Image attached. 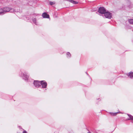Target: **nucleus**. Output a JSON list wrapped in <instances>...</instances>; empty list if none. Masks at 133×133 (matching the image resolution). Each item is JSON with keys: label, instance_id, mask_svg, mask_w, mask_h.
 <instances>
[{"label": "nucleus", "instance_id": "obj_6", "mask_svg": "<svg viewBox=\"0 0 133 133\" xmlns=\"http://www.w3.org/2000/svg\"><path fill=\"white\" fill-rule=\"evenodd\" d=\"M41 85L43 88H45L47 85V83L44 81H41Z\"/></svg>", "mask_w": 133, "mask_h": 133}, {"label": "nucleus", "instance_id": "obj_15", "mask_svg": "<svg viewBox=\"0 0 133 133\" xmlns=\"http://www.w3.org/2000/svg\"><path fill=\"white\" fill-rule=\"evenodd\" d=\"M55 2H50V4L51 5H54L55 4Z\"/></svg>", "mask_w": 133, "mask_h": 133}, {"label": "nucleus", "instance_id": "obj_8", "mask_svg": "<svg viewBox=\"0 0 133 133\" xmlns=\"http://www.w3.org/2000/svg\"><path fill=\"white\" fill-rule=\"evenodd\" d=\"M5 13L4 8L0 9V15H3Z\"/></svg>", "mask_w": 133, "mask_h": 133}, {"label": "nucleus", "instance_id": "obj_9", "mask_svg": "<svg viewBox=\"0 0 133 133\" xmlns=\"http://www.w3.org/2000/svg\"><path fill=\"white\" fill-rule=\"evenodd\" d=\"M129 77H130L131 78H133V72H131L130 73L129 75H128Z\"/></svg>", "mask_w": 133, "mask_h": 133}, {"label": "nucleus", "instance_id": "obj_16", "mask_svg": "<svg viewBox=\"0 0 133 133\" xmlns=\"http://www.w3.org/2000/svg\"><path fill=\"white\" fill-rule=\"evenodd\" d=\"M72 3H73L74 4H77L78 3V2L76 1H75L73 0V1L72 2Z\"/></svg>", "mask_w": 133, "mask_h": 133}, {"label": "nucleus", "instance_id": "obj_1", "mask_svg": "<svg viewBox=\"0 0 133 133\" xmlns=\"http://www.w3.org/2000/svg\"><path fill=\"white\" fill-rule=\"evenodd\" d=\"M106 11L105 9L103 7L99 8L98 11L99 13L101 14H104Z\"/></svg>", "mask_w": 133, "mask_h": 133}, {"label": "nucleus", "instance_id": "obj_2", "mask_svg": "<svg viewBox=\"0 0 133 133\" xmlns=\"http://www.w3.org/2000/svg\"><path fill=\"white\" fill-rule=\"evenodd\" d=\"M104 14L106 18L110 19L112 17V14L108 11H107Z\"/></svg>", "mask_w": 133, "mask_h": 133}, {"label": "nucleus", "instance_id": "obj_3", "mask_svg": "<svg viewBox=\"0 0 133 133\" xmlns=\"http://www.w3.org/2000/svg\"><path fill=\"white\" fill-rule=\"evenodd\" d=\"M21 76L25 80H28L29 77V76L27 75L26 73V72H24L23 74L22 73Z\"/></svg>", "mask_w": 133, "mask_h": 133}, {"label": "nucleus", "instance_id": "obj_7", "mask_svg": "<svg viewBox=\"0 0 133 133\" xmlns=\"http://www.w3.org/2000/svg\"><path fill=\"white\" fill-rule=\"evenodd\" d=\"M42 16L44 18H49V15L45 12L43 13Z\"/></svg>", "mask_w": 133, "mask_h": 133}, {"label": "nucleus", "instance_id": "obj_5", "mask_svg": "<svg viewBox=\"0 0 133 133\" xmlns=\"http://www.w3.org/2000/svg\"><path fill=\"white\" fill-rule=\"evenodd\" d=\"M4 9L5 13L9 11H10V12H13L14 11V10L13 9L8 7H5Z\"/></svg>", "mask_w": 133, "mask_h": 133}, {"label": "nucleus", "instance_id": "obj_18", "mask_svg": "<svg viewBox=\"0 0 133 133\" xmlns=\"http://www.w3.org/2000/svg\"><path fill=\"white\" fill-rule=\"evenodd\" d=\"M23 133H27V132L25 131H23Z\"/></svg>", "mask_w": 133, "mask_h": 133}, {"label": "nucleus", "instance_id": "obj_10", "mask_svg": "<svg viewBox=\"0 0 133 133\" xmlns=\"http://www.w3.org/2000/svg\"><path fill=\"white\" fill-rule=\"evenodd\" d=\"M129 23L131 24H133V19H128Z\"/></svg>", "mask_w": 133, "mask_h": 133}, {"label": "nucleus", "instance_id": "obj_13", "mask_svg": "<svg viewBox=\"0 0 133 133\" xmlns=\"http://www.w3.org/2000/svg\"><path fill=\"white\" fill-rule=\"evenodd\" d=\"M117 113H118V112H115V113H110V114L111 115H113V116H115V115H116L117 114Z\"/></svg>", "mask_w": 133, "mask_h": 133}, {"label": "nucleus", "instance_id": "obj_11", "mask_svg": "<svg viewBox=\"0 0 133 133\" xmlns=\"http://www.w3.org/2000/svg\"><path fill=\"white\" fill-rule=\"evenodd\" d=\"M32 21L36 25L37 24V22L36 19L35 18H34L32 19Z\"/></svg>", "mask_w": 133, "mask_h": 133}, {"label": "nucleus", "instance_id": "obj_12", "mask_svg": "<svg viewBox=\"0 0 133 133\" xmlns=\"http://www.w3.org/2000/svg\"><path fill=\"white\" fill-rule=\"evenodd\" d=\"M128 115L130 118L129 119L133 120V116L130 115L128 114Z\"/></svg>", "mask_w": 133, "mask_h": 133}, {"label": "nucleus", "instance_id": "obj_4", "mask_svg": "<svg viewBox=\"0 0 133 133\" xmlns=\"http://www.w3.org/2000/svg\"><path fill=\"white\" fill-rule=\"evenodd\" d=\"M34 84L35 87H39L41 86V81L39 82L38 81H34Z\"/></svg>", "mask_w": 133, "mask_h": 133}, {"label": "nucleus", "instance_id": "obj_17", "mask_svg": "<svg viewBox=\"0 0 133 133\" xmlns=\"http://www.w3.org/2000/svg\"><path fill=\"white\" fill-rule=\"evenodd\" d=\"M67 1H69L70 2L72 3L73 1V0H67Z\"/></svg>", "mask_w": 133, "mask_h": 133}, {"label": "nucleus", "instance_id": "obj_14", "mask_svg": "<svg viewBox=\"0 0 133 133\" xmlns=\"http://www.w3.org/2000/svg\"><path fill=\"white\" fill-rule=\"evenodd\" d=\"M66 55H67V57H70L71 56V54L69 52H68L66 54Z\"/></svg>", "mask_w": 133, "mask_h": 133}]
</instances>
